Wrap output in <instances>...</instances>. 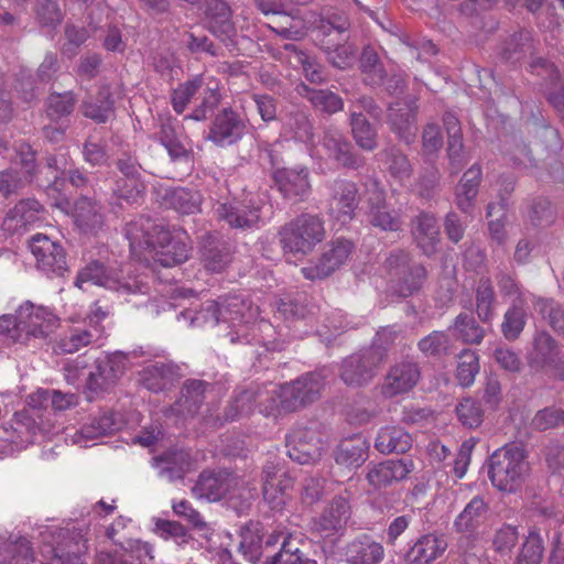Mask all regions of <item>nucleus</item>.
<instances>
[{"mask_svg": "<svg viewBox=\"0 0 564 564\" xmlns=\"http://www.w3.org/2000/svg\"><path fill=\"white\" fill-rule=\"evenodd\" d=\"M165 202L176 212L189 215L199 210L200 195L187 188H175L166 193Z\"/></svg>", "mask_w": 564, "mask_h": 564, "instance_id": "nucleus-50", "label": "nucleus"}, {"mask_svg": "<svg viewBox=\"0 0 564 564\" xmlns=\"http://www.w3.org/2000/svg\"><path fill=\"white\" fill-rule=\"evenodd\" d=\"M369 444L361 435H354L340 442L336 449L335 460L347 467H359L368 458Z\"/></svg>", "mask_w": 564, "mask_h": 564, "instance_id": "nucleus-32", "label": "nucleus"}, {"mask_svg": "<svg viewBox=\"0 0 564 564\" xmlns=\"http://www.w3.org/2000/svg\"><path fill=\"white\" fill-rule=\"evenodd\" d=\"M30 249L41 271L56 275H62L66 271V256L63 247L46 235L33 236Z\"/></svg>", "mask_w": 564, "mask_h": 564, "instance_id": "nucleus-12", "label": "nucleus"}, {"mask_svg": "<svg viewBox=\"0 0 564 564\" xmlns=\"http://www.w3.org/2000/svg\"><path fill=\"white\" fill-rule=\"evenodd\" d=\"M413 235L422 251L427 256L432 254L436 249L440 236L436 218L425 213L417 216Z\"/></svg>", "mask_w": 564, "mask_h": 564, "instance_id": "nucleus-36", "label": "nucleus"}, {"mask_svg": "<svg viewBox=\"0 0 564 564\" xmlns=\"http://www.w3.org/2000/svg\"><path fill=\"white\" fill-rule=\"evenodd\" d=\"M274 564H317L300 550V540L292 535L283 538L280 552L274 556Z\"/></svg>", "mask_w": 564, "mask_h": 564, "instance_id": "nucleus-54", "label": "nucleus"}, {"mask_svg": "<svg viewBox=\"0 0 564 564\" xmlns=\"http://www.w3.org/2000/svg\"><path fill=\"white\" fill-rule=\"evenodd\" d=\"M488 506L480 496L474 497L455 518L453 528L467 540L476 539L479 528L486 522Z\"/></svg>", "mask_w": 564, "mask_h": 564, "instance_id": "nucleus-20", "label": "nucleus"}, {"mask_svg": "<svg viewBox=\"0 0 564 564\" xmlns=\"http://www.w3.org/2000/svg\"><path fill=\"white\" fill-rule=\"evenodd\" d=\"M202 261L208 271L220 272L229 263L230 256L220 242L208 237L202 247Z\"/></svg>", "mask_w": 564, "mask_h": 564, "instance_id": "nucleus-49", "label": "nucleus"}, {"mask_svg": "<svg viewBox=\"0 0 564 564\" xmlns=\"http://www.w3.org/2000/svg\"><path fill=\"white\" fill-rule=\"evenodd\" d=\"M448 547L444 534L427 533L422 535L406 555V564H433L443 556Z\"/></svg>", "mask_w": 564, "mask_h": 564, "instance_id": "nucleus-23", "label": "nucleus"}, {"mask_svg": "<svg viewBox=\"0 0 564 564\" xmlns=\"http://www.w3.org/2000/svg\"><path fill=\"white\" fill-rule=\"evenodd\" d=\"M88 528L73 524L72 528H50L41 532V554L51 558L43 564H85L82 556L88 551Z\"/></svg>", "mask_w": 564, "mask_h": 564, "instance_id": "nucleus-3", "label": "nucleus"}, {"mask_svg": "<svg viewBox=\"0 0 564 564\" xmlns=\"http://www.w3.org/2000/svg\"><path fill=\"white\" fill-rule=\"evenodd\" d=\"M78 397L75 393L59 390L39 389L29 395V404L32 408H48L55 411H65L77 405Z\"/></svg>", "mask_w": 564, "mask_h": 564, "instance_id": "nucleus-35", "label": "nucleus"}, {"mask_svg": "<svg viewBox=\"0 0 564 564\" xmlns=\"http://www.w3.org/2000/svg\"><path fill=\"white\" fill-rule=\"evenodd\" d=\"M354 251V245L347 239L332 241L322 256L301 269L307 280L325 279L347 262Z\"/></svg>", "mask_w": 564, "mask_h": 564, "instance_id": "nucleus-11", "label": "nucleus"}, {"mask_svg": "<svg viewBox=\"0 0 564 564\" xmlns=\"http://www.w3.org/2000/svg\"><path fill=\"white\" fill-rule=\"evenodd\" d=\"M534 43L531 32L522 30L513 34L503 45L501 56L512 63L520 62L524 57L532 55Z\"/></svg>", "mask_w": 564, "mask_h": 564, "instance_id": "nucleus-43", "label": "nucleus"}, {"mask_svg": "<svg viewBox=\"0 0 564 564\" xmlns=\"http://www.w3.org/2000/svg\"><path fill=\"white\" fill-rule=\"evenodd\" d=\"M173 372L170 366L155 362L145 367L141 372V382L150 391L159 392L172 381Z\"/></svg>", "mask_w": 564, "mask_h": 564, "instance_id": "nucleus-51", "label": "nucleus"}, {"mask_svg": "<svg viewBox=\"0 0 564 564\" xmlns=\"http://www.w3.org/2000/svg\"><path fill=\"white\" fill-rule=\"evenodd\" d=\"M383 359V352L377 348H367L354 354L341 365V379L348 386H362L375 377Z\"/></svg>", "mask_w": 564, "mask_h": 564, "instance_id": "nucleus-10", "label": "nucleus"}, {"mask_svg": "<svg viewBox=\"0 0 564 564\" xmlns=\"http://www.w3.org/2000/svg\"><path fill=\"white\" fill-rule=\"evenodd\" d=\"M284 394V384H270V389L264 391L246 390L241 392L234 401L225 420L232 421L240 415H247L252 411V404L257 403L260 413L265 416L278 417L282 414L293 412L282 408V395Z\"/></svg>", "mask_w": 564, "mask_h": 564, "instance_id": "nucleus-8", "label": "nucleus"}, {"mask_svg": "<svg viewBox=\"0 0 564 564\" xmlns=\"http://www.w3.org/2000/svg\"><path fill=\"white\" fill-rule=\"evenodd\" d=\"M350 124L354 139L360 148L371 151L377 147V132L362 113L351 111Z\"/></svg>", "mask_w": 564, "mask_h": 564, "instance_id": "nucleus-52", "label": "nucleus"}, {"mask_svg": "<svg viewBox=\"0 0 564 564\" xmlns=\"http://www.w3.org/2000/svg\"><path fill=\"white\" fill-rule=\"evenodd\" d=\"M534 308L555 332H564V310L553 300L536 299Z\"/></svg>", "mask_w": 564, "mask_h": 564, "instance_id": "nucleus-59", "label": "nucleus"}, {"mask_svg": "<svg viewBox=\"0 0 564 564\" xmlns=\"http://www.w3.org/2000/svg\"><path fill=\"white\" fill-rule=\"evenodd\" d=\"M386 156V165L390 175L401 184L409 181L412 175V165L408 158L395 148L387 150Z\"/></svg>", "mask_w": 564, "mask_h": 564, "instance_id": "nucleus-56", "label": "nucleus"}, {"mask_svg": "<svg viewBox=\"0 0 564 564\" xmlns=\"http://www.w3.org/2000/svg\"><path fill=\"white\" fill-rule=\"evenodd\" d=\"M420 379V369L416 364L403 361L391 367L381 386V393L386 398H393L411 391Z\"/></svg>", "mask_w": 564, "mask_h": 564, "instance_id": "nucleus-18", "label": "nucleus"}, {"mask_svg": "<svg viewBox=\"0 0 564 564\" xmlns=\"http://www.w3.org/2000/svg\"><path fill=\"white\" fill-rule=\"evenodd\" d=\"M454 329L457 337L468 344H479L485 335L484 329L476 321L466 314H460L456 317Z\"/></svg>", "mask_w": 564, "mask_h": 564, "instance_id": "nucleus-61", "label": "nucleus"}, {"mask_svg": "<svg viewBox=\"0 0 564 564\" xmlns=\"http://www.w3.org/2000/svg\"><path fill=\"white\" fill-rule=\"evenodd\" d=\"M82 109L85 117L97 122H106L113 115V100L109 88L102 87L96 100H85Z\"/></svg>", "mask_w": 564, "mask_h": 564, "instance_id": "nucleus-45", "label": "nucleus"}, {"mask_svg": "<svg viewBox=\"0 0 564 564\" xmlns=\"http://www.w3.org/2000/svg\"><path fill=\"white\" fill-rule=\"evenodd\" d=\"M360 67L365 74V80L370 85H380L384 79V72L379 63L377 53L367 47L364 50L360 58Z\"/></svg>", "mask_w": 564, "mask_h": 564, "instance_id": "nucleus-62", "label": "nucleus"}, {"mask_svg": "<svg viewBox=\"0 0 564 564\" xmlns=\"http://www.w3.org/2000/svg\"><path fill=\"white\" fill-rule=\"evenodd\" d=\"M126 237L130 251L139 261L159 262L163 267H173L188 259L191 240L186 232H173L158 225L149 217H139L127 224Z\"/></svg>", "mask_w": 564, "mask_h": 564, "instance_id": "nucleus-1", "label": "nucleus"}, {"mask_svg": "<svg viewBox=\"0 0 564 564\" xmlns=\"http://www.w3.org/2000/svg\"><path fill=\"white\" fill-rule=\"evenodd\" d=\"M530 471L525 452L510 444L492 453L489 459V478L500 491L513 492L524 482Z\"/></svg>", "mask_w": 564, "mask_h": 564, "instance_id": "nucleus-6", "label": "nucleus"}, {"mask_svg": "<svg viewBox=\"0 0 564 564\" xmlns=\"http://www.w3.org/2000/svg\"><path fill=\"white\" fill-rule=\"evenodd\" d=\"M284 129L293 139L303 142L306 145H314L313 126L310 118L304 112H296L292 115L288 119Z\"/></svg>", "mask_w": 564, "mask_h": 564, "instance_id": "nucleus-55", "label": "nucleus"}, {"mask_svg": "<svg viewBox=\"0 0 564 564\" xmlns=\"http://www.w3.org/2000/svg\"><path fill=\"white\" fill-rule=\"evenodd\" d=\"M278 236L284 256L291 261L292 257L308 254L324 240V223L316 215L302 214L283 225Z\"/></svg>", "mask_w": 564, "mask_h": 564, "instance_id": "nucleus-5", "label": "nucleus"}, {"mask_svg": "<svg viewBox=\"0 0 564 564\" xmlns=\"http://www.w3.org/2000/svg\"><path fill=\"white\" fill-rule=\"evenodd\" d=\"M215 214L230 227L251 228L261 220V206L251 202L236 205L219 203L215 207Z\"/></svg>", "mask_w": 564, "mask_h": 564, "instance_id": "nucleus-19", "label": "nucleus"}, {"mask_svg": "<svg viewBox=\"0 0 564 564\" xmlns=\"http://www.w3.org/2000/svg\"><path fill=\"white\" fill-rule=\"evenodd\" d=\"M481 178V167L471 165L463 175L456 187V200L464 213H469L478 194V186Z\"/></svg>", "mask_w": 564, "mask_h": 564, "instance_id": "nucleus-37", "label": "nucleus"}, {"mask_svg": "<svg viewBox=\"0 0 564 564\" xmlns=\"http://www.w3.org/2000/svg\"><path fill=\"white\" fill-rule=\"evenodd\" d=\"M115 430V420L111 414H101L99 416L90 419L89 423L82 426L80 430L76 431L72 436L73 443L79 446L86 447L87 441L98 438L107 435Z\"/></svg>", "mask_w": 564, "mask_h": 564, "instance_id": "nucleus-42", "label": "nucleus"}, {"mask_svg": "<svg viewBox=\"0 0 564 564\" xmlns=\"http://www.w3.org/2000/svg\"><path fill=\"white\" fill-rule=\"evenodd\" d=\"M259 317V307L254 306L242 294H229L212 301L191 317L192 324L200 325L212 323L213 325L226 324L231 332L227 334L231 343H251L256 336L250 337Z\"/></svg>", "mask_w": 564, "mask_h": 564, "instance_id": "nucleus-2", "label": "nucleus"}, {"mask_svg": "<svg viewBox=\"0 0 564 564\" xmlns=\"http://www.w3.org/2000/svg\"><path fill=\"white\" fill-rule=\"evenodd\" d=\"M388 118L392 130L406 144L414 141L416 137L415 107L411 104L397 102L389 108Z\"/></svg>", "mask_w": 564, "mask_h": 564, "instance_id": "nucleus-28", "label": "nucleus"}, {"mask_svg": "<svg viewBox=\"0 0 564 564\" xmlns=\"http://www.w3.org/2000/svg\"><path fill=\"white\" fill-rule=\"evenodd\" d=\"M349 564H379L384 556L381 543L369 535H361L351 541L346 551Z\"/></svg>", "mask_w": 564, "mask_h": 564, "instance_id": "nucleus-27", "label": "nucleus"}, {"mask_svg": "<svg viewBox=\"0 0 564 564\" xmlns=\"http://www.w3.org/2000/svg\"><path fill=\"white\" fill-rule=\"evenodd\" d=\"M479 359L475 351L463 350L459 355L457 366V379L463 387H469L474 383L476 375L479 372Z\"/></svg>", "mask_w": 564, "mask_h": 564, "instance_id": "nucleus-58", "label": "nucleus"}, {"mask_svg": "<svg viewBox=\"0 0 564 564\" xmlns=\"http://www.w3.org/2000/svg\"><path fill=\"white\" fill-rule=\"evenodd\" d=\"M239 550L246 560L256 563L262 554V536L258 523H250L241 529Z\"/></svg>", "mask_w": 564, "mask_h": 564, "instance_id": "nucleus-47", "label": "nucleus"}, {"mask_svg": "<svg viewBox=\"0 0 564 564\" xmlns=\"http://www.w3.org/2000/svg\"><path fill=\"white\" fill-rule=\"evenodd\" d=\"M544 555V541L535 528L531 529L525 536L514 564H541Z\"/></svg>", "mask_w": 564, "mask_h": 564, "instance_id": "nucleus-46", "label": "nucleus"}, {"mask_svg": "<svg viewBox=\"0 0 564 564\" xmlns=\"http://www.w3.org/2000/svg\"><path fill=\"white\" fill-rule=\"evenodd\" d=\"M205 13L208 28L221 41L230 39L235 33L229 7L223 0H205Z\"/></svg>", "mask_w": 564, "mask_h": 564, "instance_id": "nucleus-29", "label": "nucleus"}, {"mask_svg": "<svg viewBox=\"0 0 564 564\" xmlns=\"http://www.w3.org/2000/svg\"><path fill=\"white\" fill-rule=\"evenodd\" d=\"M368 220L373 226L384 231H398L402 228L403 221L397 210L388 209L386 194L377 182L368 188Z\"/></svg>", "mask_w": 564, "mask_h": 564, "instance_id": "nucleus-16", "label": "nucleus"}, {"mask_svg": "<svg viewBox=\"0 0 564 564\" xmlns=\"http://www.w3.org/2000/svg\"><path fill=\"white\" fill-rule=\"evenodd\" d=\"M443 121L448 135L447 152L449 161L453 165L459 166L463 151V135L459 121L452 113H446Z\"/></svg>", "mask_w": 564, "mask_h": 564, "instance_id": "nucleus-53", "label": "nucleus"}, {"mask_svg": "<svg viewBox=\"0 0 564 564\" xmlns=\"http://www.w3.org/2000/svg\"><path fill=\"white\" fill-rule=\"evenodd\" d=\"M203 86V75H197L193 79L180 85L172 93V106L177 113H182L191 99L200 91Z\"/></svg>", "mask_w": 564, "mask_h": 564, "instance_id": "nucleus-57", "label": "nucleus"}, {"mask_svg": "<svg viewBox=\"0 0 564 564\" xmlns=\"http://www.w3.org/2000/svg\"><path fill=\"white\" fill-rule=\"evenodd\" d=\"M297 93L306 98L315 109L327 113H335L343 109V99L328 89H314L305 84L297 86Z\"/></svg>", "mask_w": 564, "mask_h": 564, "instance_id": "nucleus-38", "label": "nucleus"}, {"mask_svg": "<svg viewBox=\"0 0 564 564\" xmlns=\"http://www.w3.org/2000/svg\"><path fill=\"white\" fill-rule=\"evenodd\" d=\"M411 446V435L399 426L380 429L375 442V447L382 454L405 453Z\"/></svg>", "mask_w": 564, "mask_h": 564, "instance_id": "nucleus-33", "label": "nucleus"}, {"mask_svg": "<svg viewBox=\"0 0 564 564\" xmlns=\"http://www.w3.org/2000/svg\"><path fill=\"white\" fill-rule=\"evenodd\" d=\"M273 180L283 196L290 199L302 200L311 191L308 170L305 167L276 169Z\"/></svg>", "mask_w": 564, "mask_h": 564, "instance_id": "nucleus-21", "label": "nucleus"}, {"mask_svg": "<svg viewBox=\"0 0 564 564\" xmlns=\"http://www.w3.org/2000/svg\"><path fill=\"white\" fill-rule=\"evenodd\" d=\"M208 384L203 380H187L180 399L169 408L165 415L186 417L197 413L207 391Z\"/></svg>", "mask_w": 564, "mask_h": 564, "instance_id": "nucleus-22", "label": "nucleus"}, {"mask_svg": "<svg viewBox=\"0 0 564 564\" xmlns=\"http://www.w3.org/2000/svg\"><path fill=\"white\" fill-rule=\"evenodd\" d=\"M350 517V506L343 497L335 498L314 522V528L323 536H330L343 530Z\"/></svg>", "mask_w": 564, "mask_h": 564, "instance_id": "nucleus-25", "label": "nucleus"}, {"mask_svg": "<svg viewBox=\"0 0 564 564\" xmlns=\"http://www.w3.org/2000/svg\"><path fill=\"white\" fill-rule=\"evenodd\" d=\"M564 423V411L556 406L539 410L531 420V426L536 431L555 429Z\"/></svg>", "mask_w": 564, "mask_h": 564, "instance_id": "nucleus-64", "label": "nucleus"}, {"mask_svg": "<svg viewBox=\"0 0 564 564\" xmlns=\"http://www.w3.org/2000/svg\"><path fill=\"white\" fill-rule=\"evenodd\" d=\"M359 204L358 188L352 182L339 180L334 182L329 198V214L340 225L348 224Z\"/></svg>", "mask_w": 564, "mask_h": 564, "instance_id": "nucleus-17", "label": "nucleus"}, {"mask_svg": "<svg viewBox=\"0 0 564 564\" xmlns=\"http://www.w3.org/2000/svg\"><path fill=\"white\" fill-rule=\"evenodd\" d=\"M202 104L192 112L191 118L200 121L207 118L220 100L219 83L213 76H203V86H200Z\"/></svg>", "mask_w": 564, "mask_h": 564, "instance_id": "nucleus-44", "label": "nucleus"}, {"mask_svg": "<svg viewBox=\"0 0 564 564\" xmlns=\"http://www.w3.org/2000/svg\"><path fill=\"white\" fill-rule=\"evenodd\" d=\"M496 295L490 279L482 278L476 290V313L478 317L489 323L495 317Z\"/></svg>", "mask_w": 564, "mask_h": 564, "instance_id": "nucleus-48", "label": "nucleus"}, {"mask_svg": "<svg viewBox=\"0 0 564 564\" xmlns=\"http://www.w3.org/2000/svg\"><path fill=\"white\" fill-rule=\"evenodd\" d=\"M33 561V553L26 539L0 536V564H31Z\"/></svg>", "mask_w": 564, "mask_h": 564, "instance_id": "nucleus-34", "label": "nucleus"}, {"mask_svg": "<svg viewBox=\"0 0 564 564\" xmlns=\"http://www.w3.org/2000/svg\"><path fill=\"white\" fill-rule=\"evenodd\" d=\"M246 133V123L240 116L230 108L223 109L214 118L207 140L220 148L237 143Z\"/></svg>", "mask_w": 564, "mask_h": 564, "instance_id": "nucleus-15", "label": "nucleus"}, {"mask_svg": "<svg viewBox=\"0 0 564 564\" xmlns=\"http://www.w3.org/2000/svg\"><path fill=\"white\" fill-rule=\"evenodd\" d=\"M563 354L556 340L546 332L536 333L533 350L529 356L531 367L550 368L562 359Z\"/></svg>", "mask_w": 564, "mask_h": 564, "instance_id": "nucleus-30", "label": "nucleus"}, {"mask_svg": "<svg viewBox=\"0 0 564 564\" xmlns=\"http://www.w3.org/2000/svg\"><path fill=\"white\" fill-rule=\"evenodd\" d=\"M88 282L121 294H144L149 291L148 283L142 278H121L115 269L107 268L99 261H91L84 267L77 274L75 285L84 289V284Z\"/></svg>", "mask_w": 564, "mask_h": 564, "instance_id": "nucleus-7", "label": "nucleus"}, {"mask_svg": "<svg viewBox=\"0 0 564 564\" xmlns=\"http://www.w3.org/2000/svg\"><path fill=\"white\" fill-rule=\"evenodd\" d=\"M411 464L404 459L387 460L372 467L367 474V479L373 487H382L404 479L409 473Z\"/></svg>", "mask_w": 564, "mask_h": 564, "instance_id": "nucleus-31", "label": "nucleus"}, {"mask_svg": "<svg viewBox=\"0 0 564 564\" xmlns=\"http://www.w3.org/2000/svg\"><path fill=\"white\" fill-rule=\"evenodd\" d=\"M529 303L510 304L503 314L501 333L503 337L513 341L523 332L528 319Z\"/></svg>", "mask_w": 564, "mask_h": 564, "instance_id": "nucleus-41", "label": "nucleus"}, {"mask_svg": "<svg viewBox=\"0 0 564 564\" xmlns=\"http://www.w3.org/2000/svg\"><path fill=\"white\" fill-rule=\"evenodd\" d=\"M192 490L199 499L209 501L227 499L237 511L247 509L256 497V488L246 487L239 477L225 471L202 473Z\"/></svg>", "mask_w": 564, "mask_h": 564, "instance_id": "nucleus-4", "label": "nucleus"}, {"mask_svg": "<svg viewBox=\"0 0 564 564\" xmlns=\"http://www.w3.org/2000/svg\"><path fill=\"white\" fill-rule=\"evenodd\" d=\"M292 485V479L288 476H283L272 485H263V498L271 509H281L285 505L288 490Z\"/></svg>", "mask_w": 564, "mask_h": 564, "instance_id": "nucleus-63", "label": "nucleus"}, {"mask_svg": "<svg viewBox=\"0 0 564 564\" xmlns=\"http://www.w3.org/2000/svg\"><path fill=\"white\" fill-rule=\"evenodd\" d=\"M321 145L329 158L344 166L357 169L361 165V161L351 153L350 143L336 128L324 131Z\"/></svg>", "mask_w": 564, "mask_h": 564, "instance_id": "nucleus-26", "label": "nucleus"}, {"mask_svg": "<svg viewBox=\"0 0 564 564\" xmlns=\"http://www.w3.org/2000/svg\"><path fill=\"white\" fill-rule=\"evenodd\" d=\"M35 159L33 153H28L22 159L21 172H17L13 169L3 171L0 173V192L8 196L14 193L24 183L29 182L33 175L35 167Z\"/></svg>", "mask_w": 564, "mask_h": 564, "instance_id": "nucleus-39", "label": "nucleus"}, {"mask_svg": "<svg viewBox=\"0 0 564 564\" xmlns=\"http://www.w3.org/2000/svg\"><path fill=\"white\" fill-rule=\"evenodd\" d=\"M55 205L66 213L73 209L75 223L84 231H91L100 227L102 223L99 208L87 197H83L73 204L67 197L62 196L56 199Z\"/></svg>", "mask_w": 564, "mask_h": 564, "instance_id": "nucleus-24", "label": "nucleus"}, {"mask_svg": "<svg viewBox=\"0 0 564 564\" xmlns=\"http://www.w3.org/2000/svg\"><path fill=\"white\" fill-rule=\"evenodd\" d=\"M495 280L500 296L510 304L529 303L533 299V295L510 272L500 270L495 275Z\"/></svg>", "mask_w": 564, "mask_h": 564, "instance_id": "nucleus-40", "label": "nucleus"}, {"mask_svg": "<svg viewBox=\"0 0 564 564\" xmlns=\"http://www.w3.org/2000/svg\"><path fill=\"white\" fill-rule=\"evenodd\" d=\"M94 330L95 333L84 328L73 329L68 335L64 336L59 340V349L66 354H74L78 351L80 348L86 347L93 343L94 337H97V334L100 333L96 327Z\"/></svg>", "mask_w": 564, "mask_h": 564, "instance_id": "nucleus-60", "label": "nucleus"}, {"mask_svg": "<svg viewBox=\"0 0 564 564\" xmlns=\"http://www.w3.org/2000/svg\"><path fill=\"white\" fill-rule=\"evenodd\" d=\"M286 448L289 457L299 464H310L322 455V440L318 424L311 423L308 426L299 425L286 436Z\"/></svg>", "mask_w": 564, "mask_h": 564, "instance_id": "nucleus-9", "label": "nucleus"}, {"mask_svg": "<svg viewBox=\"0 0 564 564\" xmlns=\"http://www.w3.org/2000/svg\"><path fill=\"white\" fill-rule=\"evenodd\" d=\"M323 388L324 379L321 375L306 373L292 383L284 384L282 408L296 411L299 408L316 401Z\"/></svg>", "mask_w": 564, "mask_h": 564, "instance_id": "nucleus-14", "label": "nucleus"}, {"mask_svg": "<svg viewBox=\"0 0 564 564\" xmlns=\"http://www.w3.org/2000/svg\"><path fill=\"white\" fill-rule=\"evenodd\" d=\"M21 328L26 335V341L30 337H46L58 324V318L54 312L42 305H34L30 301L24 302L19 307Z\"/></svg>", "mask_w": 564, "mask_h": 564, "instance_id": "nucleus-13", "label": "nucleus"}]
</instances>
